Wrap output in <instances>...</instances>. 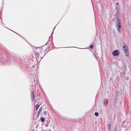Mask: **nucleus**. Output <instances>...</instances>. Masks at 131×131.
Segmentation results:
<instances>
[{
	"instance_id": "obj_1",
	"label": "nucleus",
	"mask_w": 131,
	"mask_h": 131,
	"mask_svg": "<svg viewBox=\"0 0 131 131\" xmlns=\"http://www.w3.org/2000/svg\"><path fill=\"white\" fill-rule=\"evenodd\" d=\"M119 51L117 50L113 51L112 53L113 55L114 56H118L119 55Z\"/></svg>"
},
{
	"instance_id": "obj_2",
	"label": "nucleus",
	"mask_w": 131,
	"mask_h": 131,
	"mask_svg": "<svg viewBox=\"0 0 131 131\" xmlns=\"http://www.w3.org/2000/svg\"><path fill=\"white\" fill-rule=\"evenodd\" d=\"M30 95L31 98V100L33 101L35 99V95L33 92L31 91Z\"/></svg>"
},
{
	"instance_id": "obj_3",
	"label": "nucleus",
	"mask_w": 131,
	"mask_h": 131,
	"mask_svg": "<svg viewBox=\"0 0 131 131\" xmlns=\"http://www.w3.org/2000/svg\"><path fill=\"white\" fill-rule=\"evenodd\" d=\"M117 25L116 26L121 25V20L119 19L118 18L117 19Z\"/></svg>"
},
{
	"instance_id": "obj_4",
	"label": "nucleus",
	"mask_w": 131,
	"mask_h": 131,
	"mask_svg": "<svg viewBox=\"0 0 131 131\" xmlns=\"http://www.w3.org/2000/svg\"><path fill=\"white\" fill-rule=\"evenodd\" d=\"M117 27V29L118 31L120 33L121 32L120 28L121 27V25H118V26H116Z\"/></svg>"
},
{
	"instance_id": "obj_5",
	"label": "nucleus",
	"mask_w": 131,
	"mask_h": 131,
	"mask_svg": "<svg viewBox=\"0 0 131 131\" xmlns=\"http://www.w3.org/2000/svg\"><path fill=\"white\" fill-rule=\"evenodd\" d=\"M123 49L124 52H126L127 51V47L126 46V45L123 46Z\"/></svg>"
},
{
	"instance_id": "obj_6",
	"label": "nucleus",
	"mask_w": 131,
	"mask_h": 131,
	"mask_svg": "<svg viewBox=\"0 0 131 131\" xmlns=\"http://www.w3.org/2000/svg\"><path fill=\"white\" fill-rule=\"evenodd\" d=\"M124 52L125 53V55L127 56H129V54L128 53L127 51H126Z\"/></svg>"
},
{
	"instance_id": "obj_7",
	"label": "nucleus",
	"mask_w": 131,
	"mask_h": 131,
	"mask_svg": "<svg viewBox=\"0 0 131 131\" xmlns=\"http://www.w3.org/2000/svg\"><path fill=\"white\" fill-rule=\"evenodd\" d=\"M41 121L42 122H44L45 121V119L44 118H41Z\"/></svg>"
},
{
	"instance_id": "obj_8",
	"label": "nucleus",
	"mask_w": 131,
	"mask_h": 131,
	"mask_svg": "<svg viewBox=\"0 0 131 131\" xmlns=\"http://www.w3.org/2000/svg\"><path fill=\"white\" fill-rule=\"evenodd\" d=\"M42 110V107H41L40 108V109L38 111V112H39V113H41Z\"/></svg>"
},
{
	"instance_id": "obj_9",
	"label": "nucleus",
	"mask_w": 131,
	"mask_h": 131,
	"mask_svg": "<svg viewBox=\"0 0 131 131\" xmlns=\"http://www.w3.org/2000/svg\"><path fill=\"white\" fill-rule=\"evenodd\" d=\"M95 115L96 116H97L99 115V113L98 112H95Z\"/></svg>"
},
{
	"instance_id": "obj_10",
	"label": "nucleus",
	"mask_w": 131,
	"mask_h": 131,
	"mask_svg": "<svg viewBox=\"0 0 131 131\" xmlns=\"http://www.w3.org/2000/svg\"><path fill=\"white\" fill-rule=\"evenodd\" d=\"M39 107V106H38V105H36V110H37L38 109V107Z\"/></svg>"
},
{
	"instance_id": "obj_11",
	"label": "nucleus",
	"mask_w": 131,
	"mask_h": 131,
	"mask_svg": "<svg viewBox=\"0 0 131 131\" xmlns=\"http://www.w3.org/2000/svg\"><path fill=\"white\" fill-rule=\"evenodd\" d=\"M41 103L40 102H38L37 105H38V106H40Z\"/></svg>"
},
{
	"instance_id": "obj_12",
	"label": "nucleus",
	"mask_w": 131,
	"mask_h": 131,
	"mask_svg": "<svg viewBox=\"0 0 131 131\" xmlns=\"http://www.w3.org/2000/svg\"><path fill=\"white\" fill-rule=\"evenodd\" d=\"M43 113L44 114L46 115L47 114V112L46 111H44Z\"/></svg>"
},
{
	"instance_id": "obj_13",
	"label": "nucleus",
	"mask_w": 131,
	"mask_h": 131,
	"mask_svg": "<svg viewBox=\"0 0 131 131\" xmlns=\"http://www.w3.org/2000/svg\"><path fill=\"white\" fill-rule=\"evenodd\" d=\"M93 46L92 45H90V48H91V49H92L93 48Z\"/></svg>"
},
{
	"instance_id": "obj_14",
	"label": "nucleus",
	"mask_w": 131,
	"mask_h": 131,
	"mask_svg": "<svg viewBox=\"0 0 131 131\" xmlns=\"http://www.w3.org/2000/svg\"><path fill=\"white\" fill-rule=\"evenodd\" d=\"M40 113H39V112H38V115H39L40 114Z\"/></svg>"
},
{
	"instance_id": "obj_15",
	"label": "nucleus",
	"mask_w": 131,
	"mask_h": 131,
	"mask_svg": "<svg viewBox=\"0 0 131 131\" xmlns=\"http://www.w3.org/2000/svg\"><path fill=\"white\" fill-rule=\"evenodd\" d=\"M108 103V100H107V104Z\"/></svg>"
},
{
	"instance_id": "obj_16",
	"label": "nucleus",
	"mask_w": 131,
	"mask_h": 131,
	"mask_svg": "<svg viewBox=\"0 0 131 131\" xmlns=\"http://www.w3.org/2000/svg\"><path fill=\"white\" fill-rule=\"evenodd\" d=\"M118 4V3H116V4Z\"/></svg>"
},
{
	"instance_id": "obj_17",
	"label": "nucleus",
	"mask_w": 131,
	"mask_h": 131,
	"mask_svg": "<svg viewBox=\"0 0 131 131\" xmlns=\"http://www.w3.org/2000/svg\"><path fill=\"white\" fill-rule=\"evenodd\" d=\"M0 20H1V19L0 18Z\"/></svg>"
}]
</instances>
